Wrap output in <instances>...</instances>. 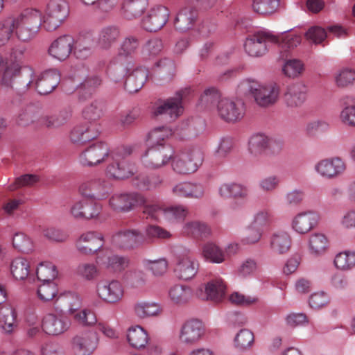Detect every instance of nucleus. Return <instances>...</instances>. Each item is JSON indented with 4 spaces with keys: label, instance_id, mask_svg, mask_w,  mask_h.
Returning <instances> with one entry per match:
<instances>
[{
    "label": "nucleus",
    "instance_id": "obj_31",
    "mask_svg": "<svg viewBox=\"0 0 355 355\" xmlns=\"http://www.w3.org/2000/svg\"><path fill=\"white\" fill-rule=\"evenodd\" d=\"M176 276L183 280L192 279L197 273V268L193 260L188 255H180L174 269Z\"/></svg>",
    "mask_w": 355,
    "mask_h": 355
},
{
    "label": "nucleus",
    "instance_id": "obj_43",
    "mask_svg": "<svg viewBox=\"0 0 355 355\" xmlns=\"http://www.w3.org/2000/svg\"><path fill=\"white\" fill-rule=\"evenodd\" d=\"M219 191L223 197L234 198H245L248 193L245 187L236 183L224 184L220 187Z\"/></svg>",
    "mask_w": 355,
    "mask_h": 355
},
{
    "label": "nucleus",
    "instance_id": "obj_46",
    "mask_svg": "<svg viewBox=\"0 0 355 355\" xmlns=\"http://www.w3.org/2000/svg\"><path fill=\"white\" fill-rule=\"evenodd\" d=\"M16 19L10 16L0 21V46L8 42L15 31Z\"/></svg>",
    "mask_w": 355,
    "mask_h": 355
},
{
    "label": "nucleus",
    "instance_id": "obj_47",
    "mask_svg": "<svg viewBox=\"0 0 355 355\" xmlns=\"http://www.w3.org/2000/svg\"><path fill=\"white\" fill-rule=\"evenodd\" d=\"M184 230L195 238L203 239L211 234V230L205 223L191 221L185 224Z\"/></svg>",
    "mask_w": 355,
    "mask_h": 355
},
{
    "label": "nucleus",
    "instance_id": "obj_28",
    "mask_svg": "<svg viewBox=\"0 0 355 355\" xmlns=\"http://www.w3.org/2000/svg\"><path fill=\"white\" fill-rule=\"evenodd\" d=\"M307 89L305 85L297 83L289 86L284 94V101L290 107H300L306 99Z\"/></svg>",
    "mask_w": 355,
    "mask_h": 355
},
{
    "label": "nucleus",
    "instance_id": "obj_44",
    "mask_svg": "<svg viewBox=\"0 0 355 355\" xmlns=\"http://www.w3.org/2000/svg\"><path fill=\"white\" fill-rule=\"evenodd\" d=\"M29 268L28 261L23 257L15 258L10 264L11 273L17 280L25 279L29 274Z\"/></svg>",
    "mask_w": 355,
    "mask_h": 355
},
{
    "label": "nucleus",
    "instance_id": "obj_8",
    "mask_svg": "<svg viewBox=\"0 0 355 355\" xmlns=\"http://www.w3.org/2000/svg\"><path fill=\"white\" fill-rule=\"evenodd\" d=\"M205 335V327L201 320L191 318L186 320L180 327V341L187 346L197 345Z\"/></svg>",
    "mask_w": 355,
    "mask_h": 355
},
{
    "label": "nucleus",
    "instance_id": "obj_53",
    "mask_svg": "<svg viewBox=\"0 0 355 355\" xmlns=\"http://www.w3.org/2000/svg\"><path fill=\"white\" fill-rule=\"evenodd\" d=\"M254 340L253 333L249 329H243L239 331L234 338L235 347L240 351H244L253 345Z\"/></svg>",
    "mask_w": 355,
    "mask_h": 355
},
{
    "label": "nucleus",
    "instance_id": "obj_57",
    "mask_svg": "<svg viewBox=\"0 0 355 355\" xmlns=\"http://www.w3.org/2000/svg\"><path fill=\"white\" fill-rule=\"evenodd\" d=\"M32 22L33 26L32 28H29V26L24 25L16 19L15 30L17 37L20 40L24 42L28 41L37 32V21Z\"/></svg>",
    "mask_w": 355,
    "mask_h": 355
},
{
    "label": "nucleus",
    "instance_id": "obj_45",
    "mask_svg": "<svg viewBox=\"0 0 355 355\" xmlns=\"http://www.w3.org/2000/svg\"><path fill=\"white\" fill-rule=\"evenodd\" d=\"M221 94L216 87L206 89L200 96L199 105L204 108L210 109L220 102Z\"/></svg>",
    "mask_w": 355,
    "mask_h": 355
},
{
    "label": "nucleus",
    "instance_id": "obj_29",
    "mask_svg": "<svg viewBox=\"0 0 355 355\" xmlns=\"http://www.w3.org/2000/svg\"><path fill=\"white\" fill-rule=\"evenodd\" d=\"M149 0H123L121 14L124 18L132 20L139 18L146 10Z\"/></svg>",
    "mask_w": 355,
    "mask_h": 355
},
{
    "label": "nucleus",
    "instance_id": "obj_41",
    "mask_svg": "<svg viewBox=\"0 0 355 355\" xmlns=\"http://www.w3.org/2000/svg\"><path fill=\"white\" fill-rule=\"evenodd\" d=\"M169 296L171 300L175 304H186L192 297V290L187 286L175 285L171 288Z\"/></svg>",
    "mask_w": 355,
    "mask_h": 355
},
{
    "label": "nucleus",
    "instance_id": "obj_54",
    "mask_svg": "<svg viewBox=\"0 0 355 355\" xmlns=\"http://www.w3.org/2000/svg\"><path fill=\"white\" fill-rule=\"evenodd\" d=\"M334 262L338 269L349 270L355 266V252L345 251L338 253Z\"/></svg>",
    "mask_w": 355,
    "mask_h": 355
},
{
    "label": "nucleus",
    "instance_id": "obj_15",
    "mask_svg": "<svg viewBox=\"0 0 355 355\" xmlns=\"http://www.w3.org/2000/svg\"><path fill=\"white\" fill-rule=\"evenodd\" d=\"M107 144L100 141L89 146L80 154V161L85 166H92L101 163L109 155Z\"/></svg>",
    "mask_w": 355,
    "mask_h": 355
},
{
    "label": "nucleus",
    "instance_id": "obj_3",
    "mask_svg": "<svg viewBox=\"0 0 355 355\" xmlns=\"http://www.w3.org/2000/svg\"><path fill=\"white\" fill-rule=\"evenodd\" d=\"M132 148L125 147L119 148L112 155L113 162L107 167V173L115 179L128 178L136 171L134 163H130L125 158L130 155Z\"/></svg>",
    "mask_w": 355,
    "mask_h": 355
},
{
    "label": "nucleus",
    "instance_id": "obj_23",
    "mask_svg": "<svg viewBox=\"0 0 355 355\" xmlns=\"http://www.w3.org/2000/svg\"><path fill=\"white\" fill-rule=\"evenodd\" d=\"M103 244L101 234L89 232L80 236L76 242V248L83 254H91L99 250L103 247Z\"/></svg>",
    "mask_w": 355,
    "mask_h": 355
},
{
    "label": "nucleus",
    "instance_id": "obj_50",
    "mask_svg": "<svg viewBox=\"0 0 355 355\" xmlns=\"http://www.w3.org/2000/svg\"><path fill=\"white\" fill-rule=\"evenodd\" d=\"M309 245L312 254L320 255L326 251L328 247V240L324 234L315 233L310 236Z\"/></svg>",
    "mask_w": 355,
    "mask_h": 355
},
{
    "label": "nucleus",
    "instance_id": "obj_36",
    "mask_svg": "<svg viewBox=\"0 0 355 355\" xmlns=\"http://www.w3.org/2000/svg\"><path fill=\"white\" fill-rule=\"evenodd\" d=\"M173 193L179 197H191L199 198L204 194L201 185L190 182H182L173 188Z\"/></svg>",
    "mask_w": 355,
    "mask_h": 355
},
{
    "label": "nucleus",
    "instance_id": "obj_24",
    "mask_svg": "<svg viewBox=\"0 0 355 355\" xmlns=\"http://www.w3.org/2000/svg\"><path fill=\"white\" fill-rule=\"evenodd\" d=\"M250 150L252 153L258 155L269 148L273 153H279L283 146L281 141L270 139L268 137L258 134L251 137L249 141Z\"/></svg>",
    "mask_w": 355,
    "mask_h": 355
},
{
    "label": "nucleus",
    "instance_id": "obj_58",
    "mask_svg": "<svg viewBox=\"0 0 355 355\" xmlns=\"http://www.w3.org/2000/svg\"><path fill=\"white\" fill-rule=\"evenodd\" d=\"M12 245L15 249L23 253H29L33 248L31 239L21 232L16 233L13 236Z\"/></svg>",
    "mask_w": 355,
    "mask_h": 355
},
{
    "label": "nucleus",
    "instance_id": "obj_55",
    "mask_svg": "<svg viewBox=\"0 0 355 355\" xmlns=\"http://www.w3.org/2000/svg\"><path fill=\"white\" fill-rule=\"evenodd\" d=\"M36 275L38 280L45 283L53 282L57 277L58 272L55 266L51 263H47L46 264L41 263L37 268Z\"/></svg>",
    "mask_w": 355,
    "mask_h": 355
},
{
    "label": "nucleus",
    "instance_id": "obj_39",
    "mask_svg": "<svg viewBox=\"0 0 355 355\" xmlns=\"http://www.w3.org/2000/svg\"><path fill=\"white\" fill-rule=\"evenodd\" d=\"M120 35L118 27L109 26L103 28L100 33L98 44L103 49H109L114 44Z\"/></svg>",
    "mask_w": 355,
    "mask_h": 355
},
{
    "label": "nucleus",
    "instance_id": "obj_34",
    "mask_svg": "<svg viewBox=\"0 0 355 355\" xmlns=\"http://www.w3.org/2000/svg\"><path fill=\"white\" fill-rule=\"evenodd\" d=\"M132 63L128 60L116 57L114 62L110 67L108 73L111 79L117 83L123 80L128 76V73L133 69Z\"/></svg>",
    "mask_w": 355,
    "mask_h": 355
},
{
    "label": "nucleus",
    "instance_id": "obj_32",
    "mask_svg": "<svg viewBox=\"0 0 355 355\" xmlns=\"http://www.w3.org/2000/svg\"><path fill=\"white\" fill-rule=\"evenodd\" d=\"M101 78L96 74L87 76L76 87L78 100L84 101L89 98L101 85Z\"/></svg>",
    "mask_w": 355,
    "mask_h": 355
},
{
    "label": "nucleus",
    "instance_id": "obj_60",
    "mask_svg": "<svg viewBox=\"0 0 355 355\" xmlns=\"http://www.w3.org/2000/svg\"><path fill=\"white\" fill-rule=\"evenodd\" d=\"M103 114V104L102 102L95 100L92 101L83 110L84 117L89 121H96Z\"/></svg>",
    "mask_w": 355,
    "mask_h": 355
},
{
    "label": "nucleus",
    "instance_id": "obj_33",
    "mask_svg": "<svg viewBox=\"0 0 355 355\" xmlns=\"http://www.w3.org/2000/svg\"><path fill=\"white\" fill-rule=\"evenodd\" d=\"M148 78V71L145 68H137L128 74L124 83L125 89L129 93H135L144 86Z\"/></svg>",
    "mask_w": 355,
    "mask_h": 355
},
{
    "label": "nucleus",
    "instance_id": "obj_49",
    "mask_svg": "<svg viewBox=\"0 0 355 355\" xmlns=\"http://www.w3.org/2000/svg\"><path fill=\"white\" fill-rule=\"evenodd\" d=\"M16 315L15 310L12 307L3 306L0 309V327L6 332H12Z\"/></svg>",
    "mask_w": 355,
    "mask_h": 355
},
{
    "label": "nucleus",
    "instance_id": "obj_59",
    "mask_svg": "<svg viewBox=\"0 0 355 355\" xmlns=\"http://www.w3.org/2000/svg\"><path fill=\"white\" fill-rule=\"evenodd\" d=\"M15 19H17L18 21L24 25L29 26V28H32L33 26L32 25L33 22L31 21H37V31L41 26L42 21L41 13L38 10L33 9L24 10L19 16L15 17Z\"/></svg>",
    "mask_w": 355,
    "mask_h": 355
},
{
    "label": "nucleus",
    "instance_id": "obj_10",
    "mask_svg": "<svg viewBox=\"0 0 355 355\" xmlns=\"http://www.w3.org/2000/svg\"><path fill=\"white\" fill-rule=\"evenodd\" d=\"M172 155L173 150L170 146L153 145L146 150L143 162L148 168H157L167 164Z\"/></svg>",
    "mask_w": 355,
    "mask_h": 355
},
{
    "label": "nucleus",
    "instance_id": "obj_38",
    "mask_svg": "<svg viewBox=\"0 0 355 355\" xmlns=\"http://www.w3.org/2000/svg\"><path fill=\"white\" fill-rule=\"evenodd\" d=\"M127 337L130 345L136 349L144 348L148 342L146 331L140 326L129 329Z\"/></svg>",
    "mask_w": 355,
    "mask_h": 355
},
{
    "label": "nucleus",
    "instance_id": "obj_2",
    "mask_svg": "<svg viewBox=\"0 0 355 355\" xmlns=\"http://www.w3.org/2000/svg\"><path fill=\"white\" fill-rule=\"evenodd\" d=\"M34 73L31 69H20L18 64L11 62L7 65L3 73L1 83L10 87L19 93H24L33 88Z\"/></svg>",
    "mask_w": 355,
    "mask_h": 355
},
{
    "label": "nucleus",
    "instance_id": "obj_51",
    "mask_svg": "<svg viewBox=\"0 0 355 355\" xmlns=\"http://www.w3.org/2000/svg\"><path fill=\"white\" fill-rule=\"evenodd\" d=\"M202 254L207 260L213 263H222L225 260V253L216 244L206 243L202 248Z\"/></svg>",
    "mask_w": 355,
    "mask_h": 355
},
{
    "label": "nucleus",
    "instance_id": "obj_48",
    "mask_svg": "<svg viewBox=\"0 0 355 355\" xmlns=\"http://www.w3.org/2000/svg\"><path fill=\"white\" fill-rule=\"evenodd\" d=\"M162 183V180L157 175L146 176L139 175L133 180V184L141 190H153L159 187Z\"/></svg>",
    "mask_w": 355,
    "mask_h": 355
},
{
    "label": "nucleus",
    "instance_id": "obj_35",
    "mask_svg": "<svg viewBox=\"0 0 355 355\" xmlns=\"http://www.w3.org/2000/svg\"><path fill=\"white\" fill-rule=\"evenodd\" d=\"M55 304L56 309H60L61 312L68 311L75 314L80 306V302L76 294L67 293L58 296Z\"/></svg>",
    "mask_w": 355,
    "mask_h": 355
},
{
    "label": "nucleus",
    "instance_id": "obj_20",
    "mask_svg": "<svg viewBox=\"0 0 355 355\" xmlns=\"http://www.w3.org/2000/svg\"><path fill=\"white\" fill-rule=\"evenodd\" d=\"M60 76L55 69H49L42 73L34 79L33 88L41 95L51 93L58 85Z\"/></svg>",
    "mask_w": 355,
    "mask_h": 355
},
{
    "label": "nucleus",
    "instance_id": "obj_16",
    "mask_svg": "<svg viewBox=\"0 0 355 355\" xmlns=\"http://www.w3.org/2000/svg\"><path fill=\"white\" fill-rule=\"evenodd\" d=\"M219 116L227 122L241 120L245 114L244 105L241 102H234L227 98L221 99L217 105Z\"/></svg>",
    "mask_w": 355,
    "mask_h": 355
},
{
    "label": "nucleus",
    "instance_id": "obj_25",
    "mask_svg": "<svg viewBox=\"0 0 355 355\" xmlns=\"http://www.w3.org/2000/svg\"><path fill=\"white\" fill-rule=\"evenodd\" d=\"M346 168L345 162L340 157L324 159L315 166V170L323 177L333 178L343 173Z\"/></svg>",
    "mask_w": 355,
    "mask_h": 355
},
{
    "label": "nucleus",
    "instance_id": "obj_18",
    "mask_svg": "<svg viewBox=\"0 0 355 355\" xmlns=\"http://www.w3.org/2000/svg\"><path fill=\"white\" fill-rule=\"evenodd\" d=\"M226 286L221 279L209 282L205 286H200L196 291V296L202 300L220 302L225 296Z\"/></svg>",
    "mask_w": 355,
    "mask_h": 355
},
{
    "label": "nucleus",
    "instance_id": "obj_14",
    "mask_svg": "<svg viewBox=\"0 0 355 355\" xmlns=\"http://www.w3.org/2000/svg\"><path fill=\"white\" fill-rule=\"evenodd\" d=\"M144 202V196L137 193L114 194L109 200L110 207L116 211H129Z\"/></svg>",
    "mask_w": 355,
    "mask_h": 355
},
{
    "label": "nucleus",
    "instance_id": "obj_7",
    "mask_svg": "<svg viewBox=\"0 0 355 355\" xmlns=\"http://www.w3.org/2000/svg\"><path fill=\"white\" fill-rule=\"evenodd\" d=\"M279 39L269 31H259L250 35L244 44L245 51L250 56L259 57L267 51V44L277 42Z\"/></svg>",
    "mask_w": 355,
    "mask_h": 355
},
{
    "label": "nucleus",
    "instance_id": "obj_27",
    "mask_svg": "<svg viewBox=\"0 0 355 355\" xmlns=\"http://www.w3.org/2000/svg\"><path fill=\"white\" fill-rule=\"evenodd\" d=\"M98 135V131L96 125L91 124L88 125H77L70 133V139L76 145L80 146L96 139Z\"/></svg>",
    "mask_w": 355,
    "mask_h": 355
},
{
    "label": "nucleus",
    "instance_id": "obj_52",
    "mask_svg": "<svg viewBox=\"0 0 355 355\" xmlns=\"http://www.w3.org/2000/svg\"><path fill=\"white\" fill-rule=\"evenodd\" d=\"M279 6V0H254L252 8L254 12L260 15L274 13Z\"/></svg>",
    "mask_w": 355,
    "mask_h": 355
},
{
    "label": "nucleus",
    "instance_id": "obj_26",
    "mask_svg": "<svg viewBox=\"0 0 355 355\" xmlns=\"http://www.w3.org/2000/svg\"><path fill=\"white\" fill-rule=\"evenodd\" d=\"M69 327V323L67 319L54 314H48L42 320V329L49 335L62 334L68 329Z\"/></svg>",
    "mask_w": 355,
    "mask_h": 355
},
{
    "label": "nucleus",
    "instance_id": "obj_11",
    "mask_svg": "<svg viewBox=\"0 0 355 355\" xmlns=\"http://www.w3.org/2000/svg\"><path fill=\"white\" fill-rule=\"evenodd\" d=\"M110 191V184L101 178L86 181L79 187V192L82 196L94 201L107 198Z\"/></svg>",
    "mask_w": 355,
    "mask_h": 355
},
{
    "label": "nucleus",
    "instance_id": "obj_63",
    "mask_svg": "<svg viewBox=\"0 0 355 355\" xmlns=\"http://www.w3.org/2000/svg\"><path fill=\"white\" fill-rule=\"evenodd\" d=\"M58 293V287L55 282H49L40 285L37 294L40 299L44 302L53 300Z\"/></svg>",
    "mask_w": 355,
    "mask_h": 355
},
{
    "label": "nucleus",
    "instance_id": "obj_56",
    "mask_svg": "<svg viewBox=\"0 0 355 355\" xmlns=\"http://www.w3.org/2000/svg\"><path fill=\"white\" fill-rule=\"evenodd\" d=\"M162 41L159 38L149 40L142 47L141 53L144 59L157 55L162 50Z\"/></svg>",
    "mask_w": 355,
    "mask_h": 355
},
{
    "label": "nucleus",
    "instance_id": "obj_19",
    "mask_svg": "<svg viewBox=\"0 0 355 355\" xmlns=\"http://www.w3.org/2000/svg\"><path fill=\"white\" fill-rule=\"evenodd\" d=\"M96 291L98 297L108 303H115L121 300L123 289L119 282L101 281L98 283Z\"/></svg>",
    "mask_w": 355,
    "mask_h": 355
},
{
    "label": "nucleus",
    "instance_id": "obj_64",
    "mask_svg": "<svg viewBox=\"0 0 355 355\" xmlns=\"http://www.w3.org/2000/svg\"><path fill=\"white\" fill-rule=\"evenodd\" d=\"M159 311V306L155 303L142 302L136 304L135 306L136 315L141 318L155 315Z\"/></svg>",
    "mask_w": 355,
    "mask_h": 355
},
{
    "label": "nucleus",
    "instance_id": "obj_42",
    "mask_svg": "<svg viewBox=\"0 0 355 355\" xmlns=\"http://www.w3.org/2000/svg\"><path fill=\"white\" fill-rule=\"evenodd\" d=\"M139 47V41L137 37L128 36L121 42L119 49L117 57L122 58L132 57Z\"/></svg>",
    "mask_w": 355,
    "mask_h": 355
},
{
    "label": "nucleus",
    "instance_id": "obj_22",
    "mask_svg": "<svg viewBox=\"0 0 355 355\" xmlns=\"http://www.w3.org/2000/svg\"><path fill=\"white\" fill-rule=\"evenodd\" d=\"M101 211V205L96 201L83 199L74 203L70 212L78 219H91L97 217Z\"/></svg>",
    "mask_w": 355,
    "mask_h": 355
},
{
    "label": "nucleus",
    "instance_id": "obj_61",
    "mask_svg": "<svg viewBox=\"0 0 355 355\" xmlns=\"http://www.w3.org/2000/svg\"><path fill=\"white\" fill-rule=\"evenodd\" d=\"M282 70L286 76L294 78L302 74L304 71V64L300 60L290 59L286 60Z\"/></svg>",
    "mask_w": 355,
    "mask_h": 355
},
{
    "label": "nucleus",
    "instance_id": "obj_12",
    "mask_svg": "<svg viewBox=\"0 0 355 355\" xmlns=\"http://www.w3.org/2000/svg\"><path fill=\"white\" fill-rule=\"evenodd\" d=\"M146 241L143 233L137 230L119 231L112 236V244L117 248L130 250L142 245Z\"/></svg>",
    "mask_w": 355,
    "mask_h": 355
},
{
    "label": "nucleus",
    "instance_id": "obj_30",
    "mask_svg": "<svg viewBox=\"0 0 355 355\" xmlns=\"http://www.w3.org/2000/svg\"><path fill=\"white\" fill-rule=\"evenodd\" d=\"M318 218L313 211L298 214L293 220V228L300 234H306L316 226Z\"/></svg>",
    "mask_w": 355,
    "mask_h": 355
},
{
    "label": "nucleus",
    "instance_id": "obj_4",
    "mask_svg": "<svg viewBox=\"0 0 355 355\" xmlns=\"http://www.w3.org/2000/svg\"><path fill=\"white\" fill-rule=\"evenodd\" d=\"M69 13V4L65 0H50L45 10L44 28L50 32L56 30L67 19Z\"/></svg>",
    "mask_w": 355,
    "mask_h": 355
},
{
    "label": "nucleus",
    "instance_id": "obj_62",
    "mask_svg": "<svg viewBox=\"0 0 355 355\" xmlns=\"http://www.w3.org/2000/svg\"><path fill=\"white\" fill-rule=\"evenodd\" d=\"M173 134L171 129L166 126L155 128L148 135V139L153 145L162 144L161 141H164Z\"/></svg>",
    "mask_w": 355,
    "mask_h": 355
},
{
    "label": "nucleus",
    "instance_id": "obj_1",
    "mask_svg": "<svg viewBox=\"0 0 355 355\" xmlns=\"http://www.w3.org/2000/svg\"><path fill=\"white\" fill-rule=\"evenodd\" d=\"M238 89L241 94L252 96L256 103L263 107L274 105L279 93V86L275 83L262 85L251 80L242 81L239 85Z\"/></svg>",
    "mask_w": 355,
    "mask_h": 355
},
{
    "label": "nucleus",
    "instance_id": "obj_9",
    "mask_svg": "<svg viewBox=\"0 0 355 355\" xmlns=\"http://www.w3.org/2000/svg\"><path fill=\"white\" fill-rule=\"evenodd\" d=\"M170 11L166 6L157 5L151 8L141 20V26L148 32H157L168 22Z\"/></svg>",
    "mask_w": 355,
    "mask_h": 355
},
{
    "label": "nucleus",
    "instance_id": "obj_40",
    "mask_svg": "<svg viewBox=\"0 0 355 355\" xmlns=\"http://www.w3.org/2000/svg\"><path fill=\"white\" fill-rule=\"evenodd\" d=\"M270 246L274 252L278 254L287 252L291 246V239L286 232H278L272 235Z\"/></svg>",
    "mask_w": 355,
    "mask_h": 355
},
{
    "label": "nucleus",
    "instance_id": "obj_37",
    "mask_svg": "<svg viewBox=\"0 0 355 355\" xmlns=\"http://www.w3.org/2000/svg\"><path fill=\"white\" fill-rule=\"evenodd\" d=\"M71 116V114L70 111L63 110L58 114L42 117L40 123L42 125L49 129L59 128L67 123Z\"/></svg>",
    "mask_w": 355,
    "mask_h": 355
},
{
    "label": "nucleus",
    "instance_id": "obj_13",
    "mask_svg": "<svg viewBox=\"0 0 355 355\" xmlns=\"http://www.w3.org/2000/svg\"><path fill=\"white\" fill-rule=\"evenodd\" d=\"M198 19V11L193 6L182 7L174 19L175 29L180 33L187 32L195 26Z\"/></svg>",
    "mask_w": 355,
    "mask_h": 355
},
{
    "label": "nucleus",
    "instance_id": "obj_17",
    "mask_svg": "<svg viewBox=\"0 0 355 355\" xmlns=\"http://www.w3.org/2000/svg\"><path fill=\"white\" fill-rule=\"evenodd\" d=\"M98 338L96 332H80L72 339V347L79 355H89L96 348Z\"/></svg>",
    "mask_w": 355,
    "mask_h": 355
},
{
    "label": "nucleus",
    "instance_id": "obj_6",
    "mask_svg": "<svg viewBox=\"0 0 355 355\" xmlns=\"http://www.w3.org/2000/svg\"><path fill=\"white\" fill-rule=\"evenodd\" d=\"M203 153L199 148H193L187 153L175 156L172 162L173 170L180 174L195 172L203 162Z\"/></svg>",
    "mask_w": 355,
    "mask_h": 355
},
{
    "label": "nucleus",
    "instance_id": "obj_5",
    "mask_svg": "<svg viewBox=\"0 0 355 355\" xmlns=\"http://www.w3.org/2000/svg\"><path fill=\"white\" fill-rule=\"evenodd\" d=\"M191 93V89L189 87L178 91L175 96L167 98L156 107L153 112L154 115H166L168 116L169 121L175 120L182 114V103Z\"/></svg>",
    "mask_w": 355,
    "mask_h": 355
},
{
    "label": "nucleus",
    "instance_id": "obj_21",
    "mask_svg": "<svg viewBox=\"0 0 355 355\" xmlns=\"http://www.w3.org/2000/svg\"><path fill=\"white\" fill-rule=\"evenodd\" d=\"M74 47V39L69 35L60 36L49 46L48 52L50 55L60 61L69 58Z\"/></svg>",
    "mask_w": 355,
    "mask_h": 355
}]
</instances>
